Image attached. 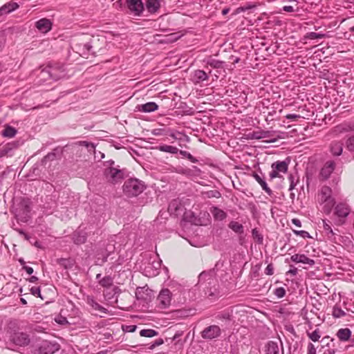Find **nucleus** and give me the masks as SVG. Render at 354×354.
Here are the masks:
<instances>
[{"label":"nucleus","mask_w":354,"mask_h":354,"mask_svg":"<svg viewBox=\"0 0 354 354\" xmlns=\"http://www.w3.org/2000/svg\"><path fill=\"white\" fill-rule=\"evenodd\" d=\"M31 201L28 198H21L15 204L14 212L18 221L26 223L30 218Z\"/></svg>","instance_id":"1"},{"label":"nucleus","mask_w":354,"mask_h":354,"mask_svg":"<svg viewBox=\"0 0 354 354\" xmlns=\"http://www.w3.org/2000/svg\"><path fill=\"white\" fill-rule=\"evenodd\" d=\"M145 188L144 182L136 178L127 180L122 186L124 195L129 198L140 195Z\"/></svg>","instance_id":"2"},{"label":"nucleus","mask_w":354,"mask_h":354,"mask_svg":"<svg viewBox=\"0 0 354 354\" xmlns=\"http://www.w3.org/2000/svg\"><path fill=\"white\" fill-rule=\"evenodd\" d=\"M104 175L109 183L116 184L127 177L128 173L126 169H120V166L118 165L105 168Z\"/></svg>","instance_id":"3"},{"label":"nucleus","mask_w":354,"mask_h":354,"mask_svg":"<svg viewBox=\"0 0 354 354\" xmlns=\"http://www.w3.org/2000/svg\"><path fill=\"white\" fill-rule=\"evenodd\" d=\"M272 171L270 173L269 176L270 180H272L275 178L280 177L279 173H286L288 169V163L286 161H277L272 164L271 165Z\"/></svg>","instance_id":"4"},{"label":"nucleus","mask_w":354,"mask_h":354,"mask_svg":"<svg viewBox=\"0 0 354 354\" xmlns=\"http://www.w3.org/2000/svg\"><path fill=\"white\" fill-rule=\"evenodd\" d=\"M64 70L59 67L48 66L41 70V73L45 78L46 75H48L49 78L54 80H57L64 76Z\"/></svg>","instance_id":"5"},{"label":"nucleus","mask_w":354,"mask_h":354,"mask_svg":"<svg viewBox=\"0 0 354 354\" xmlns=\"http://www.w3.org/2000/svg\"><path fill=\"white\" fill-rule=\"evenodd\" d=\"M171 291L167 289H162L158 297H157V301L159 308L165 309L168 308L171 304Z\"/></svg>","instance_id":"6"},{"label":"nucleus","mask_w":354,"mask_h":354,"mask_svg":"<svg viewBox=\"0 0 354 354\" xmlns=\"http://www.w3.org/2000/svg\"><path fill=\"white\" fill-rule=\"evenodd\" d=\"M125 4L129 11L135 16H140L144 11V3L142 0H126Z\"/></svg>","instance_id":"7"},{"label":"nucleus","mask_w":354,"mask_h":354,"mask_svg":"<svg viewBox=\"0 0 354 354\" xmlns=\"http://www.w3.org/2000/svg\"><path fill=\"white\" fill-rule=\"evenodd\" d=\"M320 195L321 201L323 203H327L324 206V210L329 212L334 204L333 199L331 198V189L327 186L323 187L321 189Z\"/></svg>","instance_id":"8"},{"label":"nucleus","mask_w":354,"mask_h":354,"mask_svg":"<svg viewBox=\"0 0 354 354\" xmlns=\"http://www.w3.org/2000/svg\"><path fill=\"white\" fill-rule=\"evenodd\" d=\"M221 330L218 326L212 325L206 327L201 332V337L205 339H213L221 335Z\"/></svg>","instance_id":"9"},{"label":"nucleus","mask_w":354,"mask_h":354,"mask_svg":"<svg viewBox=\"0 0 354 354\" xmlns=\"http://www.w3.org/2000/svg\"><path fill=\"white\" fill-rule=\"evenodd\" d=\"M120 292L121 290L119 287L113 286L112 288H106L104 292V297L107 301L115 306L118 303V297Z\"/></svg>","instance_id":"10"},{"label":"nucleus","mask_w":354,"mask_h":354,"mask_svg":"<svg viewBox=\"0 0 354 354\" xmlns=\"http://www.w3.org/2000/svg\"><path fill=\"white\" fill-rule=\"evenodd\" d=\"M335 168V162L334 160H328L326 162L319 172V176L322 180L328 179Z\"/></svg>","instance_id":"11"},{"label":"nucleus","mask_w":354,"mask_h":354,"mask_svg":"<svg viewBox=\"0 0 354 354\" xmlns=\"http://www.w3.org/2000/svg\"><path fill=\"white\" fill-rule=\"evenodd\" d=\"M11 341L16 345L23 346L30 342L28 335L24 333H15L11 337Z\"/></svg>","instance_id":"12"},{"label":"nucleus","mask_w":354,"mask_h":354,"mask_svg":"<svg viewBox=\"0 0 354 354\" xmlns=\"http://www.w3.org/2000/svg\"><path fill=\"white\" fill-rule=\"evenodd\" d=\"M35 27L42 33H46L52 28V23L50 20L43 18L38 20L35 23Z\"/></svg>","instance_id":"13"},{"label":"nucleus","mask_w":354,"mask_h":354,"mask_svg":"<svg viewBox=\"0 0 354 354\" xmlns=\"http://www.w3.org/2000/svg\"><path fill=\"white\" fill-rule=\"evenodd\" d=\"M343 147L342 141H332L329 145V151L333 156H339L343 152Z\"/></svg>","instance_id":"14"},{"label":"nucleus","mask_w":354,"mask_h":354,"mask_svg":"<svg viewBox=\"0 0 354 354\" xmlns=\"http://www.w3.org/2000/svg\"><path fill=\"white\" fill-rule=\"evenodd\" d=\"M19 4L16 2L10 1L5 3L0 8V17L8 15L16 10L19 8Z\"/></svg>","instance_id":"15"},{"label":"nucleus","mask_w":354,"mask_h":354,"mask_svg":"<svg viewBox=\"0 0 354 354\" xmlns=\"http://www.w3.org/2000/svg\"><path fill=\"white\" fill-rule=\"evenodd\" d=\"M290 259L295 263H302L311 266L315 264V261L305 254H295L290 257Z\"/></svg>","instance_id":"16"},{"label":"nucleus","mask_w":354,"mask_h":354,"mask_svg":"<svg viewBox=\"0 0 354 354\" xmlns=\"http://www.w3.org/2000/svg\"><path fill=\"white\" fill-rule=\"evenodd\" d=\"M17 147L18 145L14 142L0 145V158L9 156L14 149L17 148Z\"/></svg>","instance_id":"17"},{"label":"nucleus","mask_w":354,"mask_h":354,"mask_svg":"<svg viewBox=\"0 0 354 354\" xmlns=\"http://www.w3.org/2000/svg\"><path fill=\"white\" fill-rule=\"evenodd\" d=\"M59 346L57 343H51L49 342H45L41 346V349L44 354H53L55 351H58Z\"/></svg>","instance_id":"18"},{"label":"nucleus","mask_w":354,"mask_h":354,"mask_svg":"<svg viewBox=\"0 0 354 354\" xmlns=\"http://www.w3.org/2000/svg\"><path fill=\"white\" fill-rule=\"evenodd\" d=\"M265 354H280V348L277 342L269 341L265 345Z\"/></svg>","instance_id":"19"},{"label":"nucleus","mask_w":354,"mask_h":354,"mask_svg":"<svg viewBox=\"0 0 354 354\" xmlns=\"http://www.w3.org/2000/svg\"><path fill=\"white\" fill-rule=\"evenodd\" d=\"M350 212V208L345 203H339L335 207V213L338 217L345 218Z\"/></svg>","instance_id":"20"},{"label":"nucleus","mask_w":354,"mask_h":354,"mask_svg":"<svg viewBox=\"0 0 354 354\" xmlns=\"http://www.w3.org/2000/svg\"><path fill=\"white\" fill-rule=\"evenodd\" d=\"M145 6L147 11L151 14L156 13L160 7V0H146Z\"/></svg>","instance_id":"21"},{"label":"nucleus","mask_w":354,"mask_h":354,"mask_svg":"<svg viewBox=\"0 0 354 354\" xmlns=\"http://www.w3.org/2000/svg\"><path fill=\"white\" fill-rule=\"evenodd\" d=\"M94 39H90L89 41H85L79 44L80 48L82 47L83 54L85 55H94L95 52L93 50V44Z\"/></svg>","instance_id":"22"},{"label":"nucleus","mask_w":354,"mask_h":354,"mask_svg":"<svg viewBox=\"0 0 354 354\" xmlns=\"http://www.w3.org/2000/svg\"><path fill=\"white\" fill-rule=\"evenodd\" d=\"M138 109L140 111L150 113L157 110L158 109V106L156 103L150 102L144 104L139 105Z\"/></svg>","instance_id":"23"},{"label":"nucleus","mask_w":354,"mask_h":354,"mask_svg":"<svg viewBox=\"0 0 354 354\" xmlns=\"http://www.w3.org/2000/svg\"><path fill=\"white\" fill-rule=\"evenodd\" d=\"M210 212L212 213L214 218L217 221H223L227 217L226 212L217 207H212L210 209Z\"/></svg>","instance_id":"24"},{"label":"nucleus","mask_w":354,"mask_h":354,"mask_svg":"<svg viewBox=\"0 0 354 354\" xmlns=\"http://www.w3.org/2000/svg\"><path fill=\"white\" fill-rule=\"evenodd\" d=\"M254 178L258 182V183L261 185V188L269 195L271 196L272 194V192L270 188L268 186L266 182L264 179L259 176V174L254 173L252 174Z\"/></svg>","instance_id":"25"},{"label":"nucleus","mask_w":354,"mask_h":354,"mask_svg":"<svg viewBox=\"0 0 354 354\" xmlns=\"http://www.w3.org/2000/svg\"><path fill=\"white\" fill-rule=\"evenodd\" d=\"M73 239L75 244H82L86 241V234L84 232L78 230L74 232Z\"/></svg>","instance_id":"26"},{"label":"nucleus","mask_w":354,"mask_h":354,"mask_svg":"<svg viewBox=\"0 0 354 354\" xmlns=\"http://www.w3.org/2000/svg\"><path fill=\"white\" fill-rule=\"evenodd\" d=\"M208 78V75L203 70H196L194 73V80L196 84L207 80Z\"/></svg>","instance_id":"27"},{"label":"nucleus","mask_w":354,"mask_h":354,"mask_svg":"<svg viewBox=\"0 0 354 354\" xmlns=\"http://www.w3.org/2000/svg\"><path fill=\"white\" fill-rule=\"evenodd\" d=\"M337 337L341 341H347L351 336V331L349 328H340L337 333Z\"/></svg>","instance_id":"28"},{"label":"nucleus","mask_w":354,"mask_h":354,"mask_svg":"<svg viewBox=\"0 0 354 354\" xmlns=\"http://www.w3.org/2000/svg\"><path fill=\"white\" fill-rule=\"evenodd\" d=\"M149 291H150L149 288H145V287H138L136 291V297L137 299L146 301L147 299Z\"/></svg>","instance_id":"29"},{"label":"nucleus","mask_w":354,"mask_h":354,"mask_svg":"<svg viewBox=\"0 0 354 354\" xmlns=\"http://www.w3.org/2000/svg\"><path fill=\"white\" fill-rule=\"evenodd\" d=\"M17 130L10 125H6L5 129L2 131L1 135L5 138H12L16 136Z\"/></svg>","instance_id":"30"},{"label":"nucleus","mask_w":354,"mask_h":354,"mask_svg":"<svg viewBox=\"0 0 354 354\" xmlns=\"http://www.w3.org/2000/svg\"><path fill=\"white\" fill-rule=\"evenodd\" d=\"M181 206H182V205H181L180 201L178 198H176V199L172 200L169 203V207H168V210L171 214H175L180 209Z\"/></svg>","instance_id":"31"},{"label":"nucleus","mask_w":354,"mask_h":354,"mask_svg":"<svg viewBox=\"0 0 354 354\" xmlns=\"http://www.w3.org/2000/svg\"><path fill=\"white\" fill-rule=\"evenodd\" d=\"M157 149L162 152L169 153L171 154H176L178 152V149L176 147L167 145H161L157 147Z\"/></svg>","instance_id":"32"},{"label":"nucleus","mask_w":354,"mask_h":354,"mask_svg":"<svg viewBox=\"0 0 354 354\" xmlns=\"http://www.w3.org/2000/svg\"><path fill=\"white\" fill-rule=\"evenodd\" d=\"M229 228H230L235 233L242 234L244 232L243 226L242 224L232 221L228 225Z\"/></svg>","instance_id":"33"},{"label":"nucleus","mask_w":354,"mask_h":354,"mask_svg":"<svg viewBox=\"0 0 354 354\" xmlns=\"http://www.w3.org/2000/svg\"><path fill=\"white\" fill-rule=\"evenodd\" d=\"M271 133L270 131H253L251 134V138L260 140L262 138H268L270 137Z\"/></svg>","instance_id":"34"},{"label":"nucleus","mask_w":354,"mask_h":354,"mask_svg":"<svg viewBox=\"0 0 354 354\" xmlns=\"http://www.w3.org/2000/svg\"><path fill=\"white\" fill-rule=\"evenodd\" d=\"M323 227L325 233L328 236V238H332L336 233L333 230L330 226V221L323 220Z\"/></svg>","instance_id":"35"},{"label":"nucleus","mask_w":354,"mask_h":354,"mask_svg":"<svg viewBox=\"0 0 354 354\" xmlns=\"http://www.w3.org/2000/svg\"><path fill=\"white\" fill-rule=\"evenodd\" d=\"M113 279L110 276L104 277L99 281V284L101 286L106 288H111L113 286Z\"/></svg>","instance_id":"36"},{"label":"nucleus","mask_w":354,"mask_h":354,"mask_svg":"<svg viewBox=\"0 0 354 354\" xmlns=\"http://www.w3.org/2000/svg\"><path fill=\"white\" fill-rule=\"evenodd\" d=\"M170 136L172 138H174L176 140L180 141V142H189L190 140V138L188 136H187L184 133H182L180 132H177L176 133H171Z\"/></svg>","instance_id":"37"},{"label":"nucleus","mask_w":354,"mask_h":354,"mask_svg":"<svg viewBox=\"0 0 354 354\" xmlns=\"http://www.w3.org/2000/svg\"><path fill=\"white\" fill-rule=\"evenodd\" d=\"M88 304L92 306V308L95 310H99L100 312H102V313H106V308H104L103 306H102L101 305H100L97 301H95L92 298H88Z\"/></svg>","instance_id":"38"},{"label":"nucleus","mask_w":354,"mask_h":354,"mask_svg":"<svg viewBox=\"0 0 354 354\" xmlns=\"http://www.w3.org/2000/svg\"><path fill=\"white\" fill-rule=\"evenodd\" d=\"M158 333L153 329H142L140 331V335L146 337H152L158 335Z\"/></svg>","instance_id":"39"},{"label":"nucleus","mask_w":354,"mask_h":354,"mask_svg":"<svg viewBox=\"0 0 354 354\" xmlns=\"http://www.w3.org/2000/svg\"><path fill=\"white\" fill-rule=\"evenodd\" d=\"M332 315L335 318H340L346 315V313L337 305L333 308Z\"/></svg>","instance_id":"40"},{"label":"nucleus","mask_w":354,"mask_h":354,"mask_svg":"<svg viewBox=\"0 0 354 354\" xmlns=\"http://www.w3.org/2000/svg\"><path fill=\"white\" fill-rule=\"evenodd\" d=\"M223 62L219 60H216L212 58H209L207 60V64L209 65L214 68H220L223 67Z\"/></svg>","instance_id":"41"},{"label":"nucleus","mask_w":354,"mask_h":354,"mask_svg":"<svg viewBox=\"0 0 354 354\" xmlns=\"http://www.w3.org/2000/svg\"><path fill=\"white\" fill-rule=\"evenodd\" d=\"M307 335L313 342H317L321 337L320 331L318 328L311 333L307 332Z\"/></svg>","instance_id":"42"},{"label":"nucleus","mask_w":354,"mask_h":354,"mask_svg":"<svg viewBox=\"0 0 354 354\" xmlns=\"http://www.w3.org/2000/svg\"><path fill=\"white\" fill-rule=\"evenodd\" d=\"M347 149L351 152H354V134L349 136L346 141Z\"/></svg>","instance_id":"43"},{"label":"nucleus","mask_w":354,"mask_h":354,"mask_svg":"<svg viewBox=\"0 0 354 354\" xmlns=\"http://www.w3.org/2000/svg\"><path fill=\"white\" fill-rule=\"evenodd\" d=\"M252 236L254 239L257 241V242L259 244L263 243V237L261 234L257 230V228H254L252 230Z\"/></svg>","instance_id":"44"},{"label":"nucleus","mask_w":354,"mask_h":354,"mask_svg":"<svg viewBox=\"0 0 354 354\" xmlns=\"http://www.w3.org/2000/svg\"><path fill=\"white\" fill-rule=\"evenodd\" d=\"M325 37V35L323 33H318L315 32H310L307 34L306 37L309 39H322Z\"/></svg>","instance_id":"45"},{"label":"nucleus","mask_w":354,"mask_h":354,"mask_svg":"<svg viewBox=\"0 0 354 354\" xmlns=\"http://www.w3.org/2000/svg\"><path fill=\"white\" fill-rule=\"evenodd\" d=\"M274 294L278 298H282L286 295V290L283 287L277 288L274 290Z\"/></svg>","instance_id":"46"},{"label":"nucleus","mask_w":354,"mask_h":354,"mask_svg":"<svg viewBox=\"0 0 354 354\" xmlns=\"http://www.w3.org/2000/svg\"><path fill=\"white\" fill-rule=\"evenodd\" d=\"M80 145L86 147L89 151H94L95 148V146L93 143L89 142L88 141H80Z\"/></svg>","instance_id":"47"},{"label":"nucleus","mask_w":354,"mask_h":354,"mask_svg":"<svg viewBox=\"0 0 354 354\" xmlns=\"http://www.w3.org/2000/svg\"><path fill=\"white\" fill-rule=\"evenodd\" d=\"M59 264L62 266H64L65 268H71L73 266V263L71 260L67 259H61L59 260Z\"/></svg>","instance_id":"48"},{"label":"nucleus","mask_w":354,"mask_h":354,"mask_svg":"<svg viewBox=\"0 0 354 354\" xmlns=\"http://www.w3.org/2000/svg\"><path fill=\"white\" fill-rule=\"evenodd\" d=\"M137 328L136 325H125L122 326V330L124 333H133Z\"/></svg>","instance_id":"49"},{"label":"nucleus","mask_w":354,"mask_h":354,"mask_svg":"<svg viewBox=\"0 0 354 354\" xmlns=\"http://www.w3.org/2000/svg\"><path fill=\"white\" fill-rule=\"evenodd\" d=\"M293 232L295 234L300 236L304 239L310 238L309 233L304 230H293Z\"/></svg>","instance_id":"50"},{"label":"nucleus","mask_w":354,"mask_h":354,"mask_svg":"<svg viewBox=\"0 0 354 354\" xmlns=\"http://www.w3.org/2000/svg\"><path fill=\"white\" fill-rule=\"evenodd\" d=\"M288 180L290 181L289 190L291 191V190H292L295 187L298 180H297L295 181V177H294V176L292 174H290L289 175Z\"/></svg>","instance_id":"51"},{"label":"nucleus","mask_w":354,"mask_h":354,"mask_svg":"<svg viewBox=\"0 0 354 354\" xmlns=\"http://www.w3.org/2000/svg\"><path fill=\"white\" fill-rule=\"evenodd\" d=\"M168 38H167V40L170 42H174V41H177L180 37H181V35H179L178 33H171L170 35H169L168 36Z\"/></svg>","instance_id":"52"},{"label":"nucleus","mask_w":354,"mask_h":354,"mask_svg":"<svg viewBox=\"0 0 354 354\" xmlns=\"http://www.w3.org/2000/svg\"><path fill=\"white\" fill-rule=\"evenodd\" d=\"M212 276V271H209V272H202L199 276H198V279H199V281H205L206 280V278L207 277H210Z\"/></svg>","instance_id":"53"},{"label":"nucleus","mask_w":354,"mask_h":354,"mask_svg":"<svg viewBox=\"0 0 354 354\" xmlns=\"http://www.w3.org/2000/svg\"><path fill=\"white\" fill-rule=\"evenodd\" d=\"M30 292L32 295H33L34 296H37V297H41V295H40V288L39 287H32L30 288Z\"/></svg>","instance_id":"54"},{"label":"nucleus","mask_w":354,"mask_h":354,"mask_svg":"<svg viewBox=\"0 0 354 354\" xmlns=\"http://www.w3.org/2000/svg\"><path fill=\"white\" fill-rule=\"evenodd\" d=\"M265 273L267 275H272L274 273V268L272 264H268L265 269Z\"/></svg>","instance_id":"55"},{"label":"nucleus","mask_w":354,"mask_h":354,"mask_svg":"<svg viewBox=\"0 0 354 354\" xmlns=\"http://www.w3.org/2000/svg\"><path fill=\"white\" fill-rule=\"evenodd\" d=\"M163 343H164V341L162 339H161V338L155 340V342L151 345L149 348L153 349L156 346L162 345Z\"/></svg>","instance_id":"56"},{"label":"nucleus","mask_w":354,"mask_h":354,"mask_svg":"<svg viewBox=\"0 0 354 354\" xmlns=\"http://www.w3.org/2000/svg\"><path fill=\"white\" fill-rule=\"evenodd\" d=\"M308 353L307 354H316V348L312 343L308 344Z\"/></svg>","instance_id":"57"},{"label":"nucleus","mask_w":354,"mask_h":354,"mask_svg":"<svg viewBox=\"0 0 354 354\" xmlns=\"http://www.w3.org/2000/svg\"><path fill=\"white\" fill-rule=\"evenodd\" d=\"M55 158V153H48L44 158V161L46 162L48 160H53Z\"/></svg>","instance_id":"58"},{"label":"nucleus","mask_w":354,"mask_h":354,"mask_svg":"<svg viewBox=\"0 0 354 354\" xmlns=\"http://www.w3.org/2000/svg\"><path fill=\"white\" fill-rule=\"evenodd\" d=\"M300 118V115H297V114H293V113H291V114H288L286 116V118L288 119V120H296L297 118Z\"/></svg>","instance_id":"59"},{"label":"nucleus","mask_w":354,"mask_h":354,"mask_svg":"<svg viewBox=\"0 0 354 354\" xmlns=\"http://www.w3.org/2000/svg\"><path fill=\"white\" fill-rule=\"evenodd\" d=\"M219 319H230V315L228 313H222L218 315Z\"/></svg>","instance_id":"60"},{"label":"nucleus","mask_w":354,"mask_h":354,"mask_svg":"<svg viewBox=\"0 0 354 354\" xmlns=\"http://www.w3.org/2000/svg\"><path fill=\"white\" fill-rule=\"evenodd\" d=\"M186 158L192 162L195 163L198 162V160L195 157H194L190 153H188Z\"/></svg>","instance_id":"61"},{"label":"nucleus","mask_w":354,"mask_h":354,"mask_svg":"<svg viewBox=\"0 0 354 354\" xmlns=\"http://www.w3.org/2000/svg\"><path fill=\"white\" fill-rule=\"evenodd\" d=\"M186 158L192 162L195 163L198 162V160L195 157H194L190 153H188Z\"/></svg>","instance_id":"62"},{"label":"nucleus","mask_w":354,"mask_h":354,"mask_svg":"<svg viewBox=\"0 0 354 354\" xmlns=\"http://www.w3.org/2000/svg\"><path fill=\"white\" fill-rule=\"evenodd\" d=\"M186 158L192 162L195 163L198 162V160L195 157H194L190 153H188Z\"/></svg>","instance_id":"63"},{"label":"nucleus","mask_w":354,"mask_h":354,"mask_svg":"<svg viewBox=\"0 0 354 354\" xmlns=\"http://www.w3.org/2000/svg\"><path fill=\"white\" fill-rule=\"evenodd\" d=\"M283 10L288 12H292L295 11L293 7L291 6H284L283 7Z\"/></svg>","instance_id":"64"}]
</instances>
